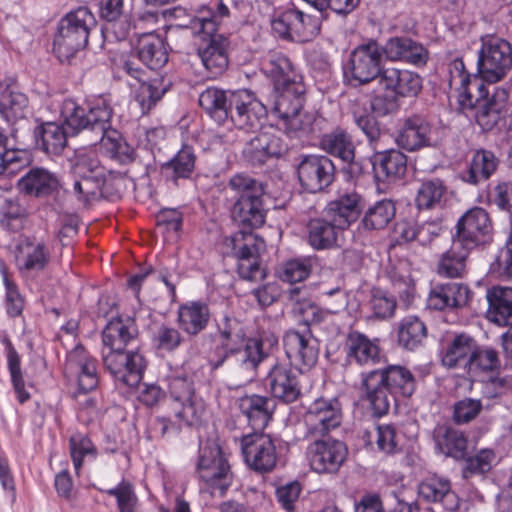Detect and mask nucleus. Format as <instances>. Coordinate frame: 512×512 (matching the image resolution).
I'll return each mask as SVG.
<instances>
[{
	"label": "nucleus",
	"mask_w": 512,
	"mask_h": 512,
	"mask_svg": "<svg viewBox=\"0 0 512 512\" xmlns=\"http://www.w3.org/2000/svg\"><path fill=\"white\" fill-rule=\"evenodd\" d=\"M98 106L92 105V95L82 101L65 98L59 108V121L33 119L30 131L31 148L49 158L61 156L68 146V138L76 137L87 131L88 127H97L100 118L94 115Z\"/></svg>",
	"instance_id": "20e7f679"
},
{
	"label": "nucleus",
	"mask_w": 512,
	"mask_h": 512,
	"mask_svg": "<svg viewBox=\"0 0 512 512\" xmlns=\"http://www.w3.org/2000/svg\"><path fill=\"white\" fill-rule=\"evenodd\" d=\"M239 409L246 417L252 432L264 431L272 420L276 401L259 394L245 395L239 399Z\"/></svg>",
	"instance_id": "473e14b6"
},
{
	"label": "nucleus",
	"mask_w": 512,
	"mask_h": 512,
	"mask_svg": "<svg viewBox=\"0 0 512 512\" xmlns=\"http://www.w3.org/2000/svg\"><path fill=\"white\" fill-rule=\"evenodd\" d=\"M470 297V290L461 283H448L435 286L427 299V304L435 310L465 306Z\"/></svg>",
	"instance_id": "79ce46f5"
},
{
	"label": "nucleus",
	"mask_w": 512,
	"mask_h": 512,
	"mask_svg": "<svg viewBox=\"0 0 512 512\" xmlns=\"http://www.w3.org/2000/svg\"><path fill=\"white\" fill-rule=\"evenodd\" d=\"M69 163L73 180L72 193L78 202L88 206L95 200L99 185L103 184L106 167L95 153L85 149L75 150Z\"/></svg>",
	"instance_id": "f8f14e48"
},
{
	"label": "nucleus",
	"mask_w": 512,
	"mask_h": 512,
	"mask_svg": "<svg viewBox=\"0 0 512 512\" xmlns=\"http://www.w3.org/2000/svg\"><path fill=\"white\" fill-rule=\"evenodd\" d=\"M207 338L206 360L212 371L233 358L241 369L255 372L279 344V337L272 331L248 336L239 328L237 319L228 314L216 321L215 330Z\"/></svg>",
	"instance_id": "7ed1b4c3"
},
{
	"label": "nucleus",
	"mask_w": 512,
	"mask_h": 512,
	"mask_svg": "<svg viewBox=\"0 0 512 512\" xmlns=\"http://www.w3.org/2000/svg\"><path fill=\"white\" fill-rule=\"evenodd\" d=\"M360 401L367 403L374 419L384 416V367L362 373Z\"/></svg>",
	"instance_id": "c9c22d12"
},
{
	"label": "nucleus",
	"mask_w": 512,
	"mask_h": 512,
	"mask_svg": "<svg viewBox=\"0 0 512 512\" xmlns=\"http://www.w3.org/2000/svg\"><path fill=\"white\" fill-rule=\"evenodd\" d=\"M60 180L55 172L32 165L16 181L19 194L28 199L47 201L60 191Z\"/></svg>",
	"instance_id": "aec40b11"
},
{
	"label": "nucleus",
	"mask_w": 512,
	"mask_h": 512,
	"mask_svg": "<svg viewBox=\"0 0 512 512\" xmlns=\"http://www.w3.org/2000/svg\"><path fill=\"white\" fill-rule=\"evenodd\" d=\"M295 167L300 187L311 194L326 191L339 173L337 164L321 154H299Z\"/></svg>",
	"instance_id": "ddd939ff"
},
{
	"label": "nucleus",
	"mask_w": 512,
	"mask_h": 512,
	"mask_svg": "<svg viewBox=\"0 0 512 512\" xmlns=\"http://www.w3.org/2000/svg\"><path fill=\"white\" fill-rule=\"evenodd\" d=\"M301 491L302 484L298 480H291L276 488L275 497L282 509L293 512Z\"/></svg>",
	"instance_id": "774afa93"
},
{
	"label": "nucleus",
	"mask_w": 512,
	"mask_h": 512,
	"mask_svg": "<svg viewBox=\"0 0 512 512\" xmlns=\"http://www.w3.org/2000/svg\"><path fill=\"white\" fill-rule=\"evenodd\" d=\"M116 307L108 296L101 295L97 302V316L107 319L102 329V362L113 377L126 386H137L144 377L147 360L140 350L139 327L135 316L112 314Z\"/></svg>",
	"instance_id": "f03ea898"
},
{
	"label": "nucleus",
	"mask_w": 512,
	"mask_h": 512,
	"mask_svg": "<svg viewBox=\"0 0 512 512\" xmlns=\"http://www.w3.org/2000/svg\"><path fill=\"white\" fill-rule=\"evenodd\" d=\"M383 118L384 94H374L370 99L369 110L365 109L363 114L355 116V123L372 143L381 136Z\"/></svg>",
	"instance_id": "a18cd8bd"
},
{
	"label": "nucleus",
	"mask_w": 512,
	"mask_h": 512,
	"mask_svg": "<svg viewBox=\"0 0 512 512\" xmlns=\"http://www.w3.org/2000/svg\"><path fill=\"white\" fill-rule=\"evenodd\" d=\"M478 97L473 96L474 106L467 110H475L476 122L484 129H492L499 121L500 114L508 100L505 88L495 87L491 93L482 82L477 85Z\"/></svg>",
	"instance_id": "393cba45"
},
{
	"label": "nucleus",
	"mask_w": 512,
	"mask_h": 512,
	"mask_svg": "<svg viewBox=\"0 0 512 512\" xmlns=\"http://www.w3.org/2000/svg\"><path fill=\"white\" fill-rule=\"evenodd\" d=\"M123 70L141 83L137 98L142 109H152L171 85L170 81H166L165 77L160 74L153 78H146V72L131 60L124 62Z\"/></svg>",
	"instance_id": "c756f323"
},
{
	"label": "nucleus",
	"mask_w": 512,
	"mask_h": 512,
	"mask_svg": "<svg viewBox=\"0 0 512 512\" xmlns=\"http://www.w3.org/2000/svg\"><path fill=\"white\" fill-rule=\"evenodd\" d=\"M230 10L223 0H209L198 10V15L192 20V28L197 34L218 33L221 20L229 17Z\"/></svg>",
	"instance_id": "37998d69"
},
{
	"label": "nucleus",
	"mask_w": 512,
	"mask_h": 512,
	"mask_svg": "<svg viewBox=\"0 0 512 512\" xmlns=\"http://www.w3.org/2000/svg\"><path fill=\"white\" fill-rule=\"evenodd\" d=\"M241 452L245 463L255 472H271L277 463L274 438L264 431L250 432L240 440Z\"/></svg>",
	"instance_id": "a211bd4d"
},
{
	"label": "nucleus",
	"mask_w": 512,
	"mask_h": 512,
	"mask_svg": "<svg viewBox=\"0 0 512 512\" xmlns=\"http://www.w3.org/2000/svg\"><path fill=\"white\" fill-rule=\"evenodd\" d=\"M449 87L457 98L460 110H465L474 106L473 94L471 93V85L478 80L471 75L465 67L462 59L456 58L449 63Z\"/></svg>",
	"instance_id": "e433bc0d"
},
{
	"label": "nucleus",
	"mask_w": 512,
	"mask_h": 512,
	"mask_svg": "<svg viewBox=\"0 0 512 512\" xmlns=\"http://www.w3.org/2000/svg\"><path fill=\"white\" fill-rule=\"evenodd\" d=\"M316 260L315 255L288 258L279 264L276 274L283 282L290 284L302 282L310 276Z\"/></svg>",
	"instance_id": "603ef678"
},
{
	"label": "nucleus",
	"mask_w": 512,
	"mask_h": 512,
	"mask_svg": "<svg viewBox=\"0 0 512 512\" xmlns=\"http://www.w3.org/2000/svg\"><path fill=\"white\" fill-rule=\"evenodd\" d=\"M261 73L272 85L271 115L282 122L285 130L306 103V85L301 67L287 54L270 50L259 63Z\"/></svg>",
	"instance_id": "39448f33"
},
{
	"label": "nucleus",
	"mask_w": 512,
	"mask_h": 512,
	"mask_svg": "<svg viewBox=\"0 0 512 512\" xmlns=\"http://www.w3.org/2000/svg\"><path fill=\"white\" fill-rule=\"evenodd\" d=\"M492 232L493 224L488 212L482 207H473L458 219L453 239L456 246L472 250L489 242Z\"/></svg>",
	"instance_id": "dca6fc26"
},
{
	"label": "nucleus",
	"mask_w": 512,
	"mask_h": 512,
	"mask_svg": "<svg viewBox=\"0 0 512 512\" xmlns=\"http://www.w3.org/2000/svg\"><path fill=\"white\" fill-rule=\"evenodd\" d=\"M426 336L427 328L416 316L406 317L399 324L398 343L406 349H416L423 343Z\"/></svg>",
	"instance_id": "864d4df0"
},
{
	"label": "nucleus",
	"mask_w": 512,
	"mask_h": 512,
	"mask_svg": "<svg viewBox=\"0 0 512 512\" xmlns=\"http://www.w3.org/2000/svg\"><path fill=\"white\" fill-rule=\"evenodd\" d=\"M227 124L244 131H254L261 127L267 116V107L250 89L230 90Z\"/></svg>",
	"instance_id": "4468645a"
},
{
	"label": "nucleus",
	"mask_w": 512,
	"mask_h": 512,
	"mask_svg": "<svg viewBox=\"0 0 512 512\" xmlns=\"http://www.w3.org/2000/svg\"><path fill=\"white\" fill-rule=\"evenodd\" d=\"M419 494L428 501L442 502L443 505L453 510L458 507V498L456 494L451 490L449 480L431 476L419 485Z\"/></svg>",
	"instance_id": "8fccbe9b"
},
{
	"label": "nucleus",
	"mask_w": 512,
	"mask_h": 512,
	"mask_svg": "<svg viewBox=\"0 0 512 512\" xmlns=\"http://www.w3.org/2000/svg\"><path fill=\"white\" fill-rule=\"evenodd\" d=\"M266 383L273 400L284 404L295 402L301 395L298 375L288 363L276 362L269 370Z\"/></svg>",
	"instance_id": "cd10ccee"
},
{
	"label": "nucleus",
	"mask_w": 512,
	"mask_h": 512,
	"mask_svg": "<svg viewBox=\"0 0 512 512\" xmlns=\"http://www.w3.org/2000/svg\"><path fill=\"white\" fill-rule=\"evenodd\" d=\"M311 469L318 474L337 473L345 462L348 448L345 442L328 437L316 440L308 450Z\"/></svg>",
	"instance_id": "b1692460"
},
{
	"label": "nucleus",
	"mask_w": 512,
	"mask_h": 512,
	"mask_svg": "<svg viewBox=\"0 0 512 512\" xmlns=\"http://www.w3.org/2000/svg\"><path fill=\"white\" fill-rule=\"evenodd\" d=\"M128 170H112L106 168L103 184L99 185V190L95 193V200L103 198L114 201L121 197L123 181L128 176Z\"/></svg>",
	"instance_id": "13d9d810"
},
{
	"label": "nucleus",
	"mask_w": 512,
	"mask_h": 512,
	"mask_svg": "<svg viewBox=\"0 0 512 512\" xmlns=\"http://www.w3.org/2000/svg\"><path fill=\"white\" fill-rule=\"evenodd\" d=\"M75 351L78 353L76 364L79 368L77 393L87 394L96 389L99 383L97 359L91 356L81 344L75 347Z\"/></svg>",
	"instance_id": "3c124183"
},
{
	"label": "nucleus",
	"mask_w": 512,
	"mask_h": 512,
	"mask_svg": "<svg viewBox=\"0 0 512 512\" xmlns=\"http://www.w3.org/2000/svg\"><path fill=\"white\" fill-rule=\"evenodd\" d=\"M230 90L206 88L199 95V105L218 125L227 124Z\"/></svg>",
	"instance_id": "49530a36"
},
{
	"label": "nucleus",
	"mask_w": 512,
	"mask_h": 512,
	"mask_svg": "<svg viewBox=\"0 0 512 512\" xmlns=\"http://www.w3.org/2000/svg\"><path fill=\"white\" fill-rule=\"evenodd\" d=\"M497 168V159L489 151H477L471 160L468 181L477 184L487 180Z\"/></svg>",
	"instance_id": "4d7b16f0"
},
{
	"label": "nucleus",
	"mask_w": 512,
	"mask_h": 512,
	"mask_svg": "<svg viewBox=\"0 0 512 512\" xmlns=\"http://www.w3.org/2000/svg\"><path fill=\"white\" fill-rule=\"evenodd\" d=\"M0 276L4 286L2 304L8 319L24 318L26 307L25 295L21 292L18 283L12 278L8 267L0 262Z\"/></svg>",
	"instance_id": "c03bdc74"
},
{
	"label": "nucleus",
	"mask_w": 512,
	"mask_h": 512,
	"mask_svg": "<svg viewBox=\"0 0 512 512\" xmlns=\"http://www.w3.org/2000/svg\"><path fill=\"white\" fill-rule=\"evenodd\" d=\"M363 208L362 196L353 191L329 201L322 212L345 231L358 220Z\"/></svg>",
	"instance_id": "2f4dec72"
},
{
	"label": "nucleus",
	"mask_w": 512,
	"mask_h": 512,
	"mask_svg": "<svg viewBox=\"0 0 512 512\" xmlns=\"http://www.w3.org/2000/svg\"><path fill=\"white\" fill-rule=\"evenodd\" d=\"M22 151H0V176H11L24 171L30 167L31 159L21 156Z\"/></svg>",
	"instance_id": "0e129e2a"
},
{
	"label": "nucleus",
	"mask_w": 512,
	"mask_h": 512,
	"mask_svg": "<svg viewBox=\"0 0 512 512\" xmlns=\"http://www.w3.org/2000/svg\"><path fill=\"white\" fill-rule=\"evenodd\" d=\"M197 154L193 145L183 142L167 161L159 163V174L169 187L179 188L197 178Z\"/></svg>",
	"instance_id": "412c9836"
},
{
	"label": "nucleus",
	"mask_w": 512,
	"mask_h": 512,
	"mask_svg": "<svg viewBox=\"0 0 512 512\" xmlns=\"http://www.w3.org/2000/svg\"><path fill=\"white\" fill-rule=\"evenodd\" d=\"M97 26L87 6H78L65 13L52 34L51 52L62 65H72L88 45L90 33Z\"/></svg>",
	"instance_id": "0eeeda50"
},
{
	"label": "nucleus",
	"mask_w": 512,
	"mask_h": 512,
	"mask_svg": "<svg viewBox=\"0 0 512 512\" xmlns=\"http://www.w3.org/2000/svg\"><path fill=\"white\" fill-rule=\"evenodd\" d=\"M312 15L298 9L293 3L275 12L271 20L274 34L283 41L308 43L321 32L322 22L328 17Z\"/></svg>",
	"instance_id": "9b49d317"
},
{
	"label": "nucleus",
	"mask_w": 512,
	"mask_h": 512,
	"mask_svg": "<svg viewBox=\"0 0 512 512\" xmlns=\"http://www.w3.org/2000/svg\"><path fill=\"white\" fill-rule=\"evenodd\" d=\"M181 333L178 328L162 324L153 336V345L159 351L173 352L182 343Z\"/></svg>",
	"instance_id": "69168bd1"
},
{
	"label": "nucleus",
	"mask_w": 512,
	"mask_h": 512,
	"mask_svg": "<svg viewBox=\"0 0 512 512\" xmlns=\"http://www.w3.org/2000/svg\"><path fill=\"white\" fill-rule=\"evenodd\" d=\"M383 55L384 46L373 39L355 47L342 60L343 83L357 88L376 78L382 82L384 80V66L381 65Z\"/></svg>",
	"instance_id": "1a4fd4ad"
},
{
	"label": "nucleus",
	"mask_w": 512,
	"mask_h": 512,
	"mask_svg": "<svg viewBox=\"0 0 512 512\" xmlns=\"http://www.w3.org/2000/svg\"><path fill=\"white\" fill-rule=\"evenodd\" d=\"M167 47V42L159 35L143 34L136 47L137 58L150 70L157 71L168 62Z\"/></svg>",
	"instance_id": "a19ab883"
},
{
	"label": "nucleus",
	"mask_w": 512,
	"mask_h": 512,
	"mask_svg": "<svg viewBox=\"0 0 512 512\" xmlns=\"http://www.w3.org/2000/svg\"><path fill=\"white\" fill-rule=\"evenodd\" d=\"M196 471L212 494L224 496L232 484L233 474L226 453L216 439L200 442Z\"/></svg>",
	"instance_id": "9d476101"
},
{
	"label": "nucleus",
	"mask_w": 512,
	"mask_h": 512,
	"mask_svg": "<svg viewBox=\"0 0 512 512\" xmlns=\"http://www.w3.org/2000/svg\"><path fill=\"white\" fill-rule=\"evenodd\" d=\"M499 367L497 353L492 349H478L476 344L467 370L471 372L492 371Z\"/></svg>",
	"instance_id": "338daca9"
},
{
	"label": "nucleus",
	"mask_w": 512,
	"mask_h": 512,
	"mask_svg": "<svg viewBox=\"0 0 512 512\" xmlns=\"http://www.w3.org/2000/svg\"><path fill=\"white\" fill-rule=\"evenodd\" d=\"M378 339L371 340L367 335L356 330L350 331L344 342L346 358L359 365L375 364L379 361L380 348L376 343Z\"/></svg>",
	"instance_id": "4c0bfd02"
},
{
	"label": "nucleus",
	"mask_w": 512,
	"mask_h": 512,
	"mask_svg": "<svg viewBox=\"0 0 512 512\" xmlns=\"http://www.w3.org/2000/svg\"><path fill=\"white\" fill-rule=\"evenodd\" d=\"M469 251L465 250L463 246H456L455 239L452 238L451 248L439 260L437 266L438 274L448 278L461 277Z\"/></svg>",
	"instance_id": "5fc2aeb1"
},
{
	"label": "nucleus",
	"mask_w": 512,
	"mask_h": 512,
	"mask_svg": "<svg viewBox=\"0 0 512 512\" xmlns=\"http://www.w3.org/2000/svg\"><path fill=\"white\" fill-rule=\"evenodd\" d=\"M421 88L419 75L408 70L386 69V113L396 110L402 98L415 97Z\"/></svg>",
	"instance_id": "c85d7f7f"
},
{
	"label": "nucleus",
	"mask_w": 512,
	"mask_h": 512,
	"mask_svg": "<svg viewBox=\"0 0 512 512\" xmlns=\"http://www.w3.org/2000/svg\"><path fill=\"white\" fill-rule=\"evenodd\" d=\"M446 187L440 179H432L421 184L416 195V205L419 209H431L438 205Z\"/></svg>",
	"instance_id": "bf43d9fd"
},
{
	"label": "nucleus",
	"mask_w": 512,
	"mask_h": 512,
	"mask_svg": "<svg viewBox=\"0 0 512 512\" xmlns=\"http://www.w3.org/2000/svg\"><path fill=\"white\" fill-rule=\"evenodd\" d=\"M212 318L209 300L199 298L181 303L176 312L178 329L189 339L196 338L209 326Z\"/></svg>",
	"instance_id": "bb28decb"
},
{
	"label": "nucleus",
	"mask_w": 512,
	"mask_h": 512,
	"mask_svg": "<svg viewBox=\"0 0 512 512\" xmlns=\"http://www.w3.org/2000/svg\"><path fill=\"white\" fill-rule=\"evenodd\" d=\"M415 386L414 376L406 367L400 365L386 367V388L391 393L409 397L413 394Z\"/></svg>",
	"instance_id": "6e6d98bb"
},
{
	"label": "nucleus",
	"mask_w": 512,
	"mask_h": 512,
	"mask_svg": "<svg viewBox=\"0 0 512 512\" xmlns=\"http://www.w3.org/2000/svg\"><path fill=\"white\" fill-rule=\"evenodd\" d=\"M344 231L322 212L312 217L305 226V240L315 251L330 250L338 246V239Z\"/></svg>",
	"instance_id": "7c9ffc66"
},
{
	"label": "nucleus",
	"mask_w": 512,
	"mask_h": 512,
	"mask_svg": "<svg viewBox=\"0 0 512 512\" xmlns=\"http://www.w3.org/2000/svg\"><path fill=\"white\" fill-rule=\"evenodd\" d=\"M490 273L502 280H512V235L491 262Z\"/></svg>",
	"instance_id": "e2e57ef3"
},
{
	"label": "nucleus",
	"mask_w": 512,
	"mask_h": 512,
	"mask_svg": "<svg viewBox=\"0 0 512 512\" xmlns=\"http://www.w3.org/2000/svg\"><path fill=\"white\" fill-rule=\"evenodd\" d=\"M171 399L180 405L176 417L186 426H197L204 413V402L195 394L194 381L187 375L173 376L168 382Z\"/></svg>",
	"instance_id": "6ab92c4d"
},
{
	"label": "nucleus",
	"mask_w": 512,
	"mask_h": 512,
	"mask_svg": "<svg viewBox=\"0 0 512 512\" xmlns=\"http://www.w3.org/2000/svg\"><path fill=\"white\" fill-rule=\"evenodd\" d=\"M342 422V405L337 397L318 398L308 407L304 415L307 431L324 436L339 427Z\"/></svg>",
	"instance_id": "5701e85b"
},
{
	"label": "nucleus",
	"mask_w": 512,
	"mask_h": 512,
	"mask_svg": "<svg viewBox=\"0 0 512 512\" xmlns=\"http://www.w3.org/2000/svg\"><path fill=\"white\" fill-rule=\"evenodd\" d=\"M475 341L472 337L459 334L449 342L441 354L442 364L447 368H468Z\"/></svg>",
	"instance_id": "09e8293b"
},
{
	"label": "nucleus",
	"mask_w": 512,
	"mask_h": 512,
	"mask_svg": "<svg viewBox=\"0 0 512 512\" xmlns=\"http://www.w3.org/2000/svg\"><path fill=\"white\" fill-rule=\"evenodd\" d=\"M25 255L18 262L20 272H42L50 263L51 252L44 240L35 242L34 237H26L23 241Z\"/></svg>",
	"instance_id": "de8ad7c7"
},
{
	"label": "nucleus",
	"mask_w": 512,
	"mask_h": 512,
	"mask_svg": "<svg viewBox=\"0 0 512 512\" xmlns=\"http://www.w3.org/2000/svg\"><path fill=\"white\" fill-rule=\"evenodd\" d=\"M288 151L286 141L271 132H260L245 142L241 158L246 166L260 168L271 160L280 159Z\"/></svg>",
	"instance_id": "4be33fe9"
},
{
	"label": "nucleus",
	"mask_w": 512,
	"mask_h": 512,
	"mask_svg": "<svg viewBox=\"0 0 512 512\" xmlns=\"http://www.w3.org/2000/svg\"><path fill=\"white\" fill-rule=\"evenodd\" d=\"M29 113V99L27 95L11 85H6L0 91V119L10 128L12 136L17 129L15 125L26 119Z\"/></svg>",
	"instance_id": "f704fd0d"
},
{
	"label": "nucleus",
	"mask_w": 512,
	"mask_h": 512,
	"mask_svg": "<svg viewBox=\"0 0 512 512\" xmlns=\"http://www.w3.org/2000/svg\"><path fill=\"white\" fill-rule=\"evenodd\" d=\"M228 186L233 192L229 202L230 219L237 231L230 236L236 271L243 280L262 281L267 272L261 266L263 238L255 233L267 218L265 184L247 173L233 175Z\"/></svg>",
	"instance_id": "f257e3e1"
},
{
	"label": "nucleus",
	"mask_w": 512,
	"mask_h": 512,
	"mask_svg": "<svg viewBox=\"0 0 512 512\" xmlns=\"http://www.w3.org/2000/svg\"><path fill=\"white\" fill-rule=\"evenodd\" d=\"M202 35L205 42L198 46L197 55L206 70L207 77L216 79L228 68L230 40L224 34L217 32Z\"/></svg>",
	"instance_id": "a878e982"
},
{
	"label": "nucleus",
	"mask_w": 512,
	"mask_h": 512,
	"mask_svg": "<svg viewBox=\"0 0 512 512\" xmlns=\"http://www.w3.org/2000/svg\"><path fill=\"white\" fill-rule=\"evenodd\" d=\"M69 449L70 457L77 475L80 474L86 456L90 455L93 459H96L98 455L95 445L87 435L70 437Z\"/></svg>",
	"instance_id": "052dcab7"
},
{
	"label": "nucleus",
	"mask_w": 512,
	"mask_h": 512,
	"mask_svg": "<svg viewBox=\"0 0 512 512\" xmlns=\"http://www.w3.org/2000/svg\"><path fill=\"white\" fill-rule=\"evenodd\" d=\"M285 354L291 366L300 372L311 369L318 361L320 340L314 336L311 328L289 329L283 336Z\"/></svg>",
	"instance_id": "f3484780"
},
{
	"label": "nucleus",
	"mask_w": 512,
	"mask_h": 512,
	"mask_svg": "<svg viewBox=\"0 0 512 512\" xmlns=\"http://www.w3.org/2000/svg\"><path fill=\"white\" fill-rule=\"evenodd\" d=\"M0 343L4 347V354L7 361V370L10 375V382L15 392L16 399L20 404H24L31 398V394L26 390L25 387L20 354L16 350L8 333L5 330H0Z\"/></svg>",
	"instance_id": "58836bf2"
},
{
	"label": "nucleus",
	"mask_w": 512,
	"mask_h": 512,
	"mask_svg": "<svg viewBox=\"0 0 512 512\" xmlns=\"http://www.w3.org/2000/svg\"><path fill=\"white\" fill-rule=\"evenodd\" d=\"M487 318L497 325L512 324V287L494 285L487 289Z\"/></svg>",
	"instance_id": "ea45409f"
},
{
	"label": "nucleus",
	"mask_w": 512,
	"mask_h": 512,
	"mask_svg": "<svg viewBox=\"0 0 512 512\" xmlns=\"http://www.w3.org/2000/svg\"><path fill=\"white\" fill-rule=\"evenodd\" d=\"M319 148L326 156L334 157L339 163L337 168L343 181L356 184L361 178H371L378 194L384 188L378 168L384 172V151H378L370 157L357 156L353 136L346 128L336 126L319 137Z\"/></svg>",
	"instance_id": "423d86ee"
},
{
	"label": "nucleus",
	"mask_w": 512,
	"mask_h": 512,
	"mask_svg": "<svg viewBox=\"0 0 512 512\" xmlns=\"http://www.w3.org/2000/svg\"><path fill=\"white\" fill-rule=\"evenodd\" d=\"M393 137L399 147L414 151L430 145L431 126L421 116L414 115L403 121Z\"/></svg>",
	"instance_id": "72a5a7b5"
},
{
	"label": "nucleus",
	"mask_w": 512,
	"mask_h": 512,
	"mask_svg": "<svg viewBox=\"0 0 512 512\" xmlns=\"http://www.w3.org/2000/svg\"><path fill=\"white\" fill-rule=\"evenodd\" d=\"M92 105L98 106L96 117L101 123L97 127H88L87 131L100 135L102 146L106 155L121 166H127L135 161L136 151L130 145L122 133L112 127L114 109L112 97L109 93L93 94Z\"/></svg>",
	"instance_id": "6e6552de"
},
{
	"label": "nucleus",
	"mask_w": 512,
	"mask_h": 512,
	"mask_svg": "<svg viewBox=\"0 0 512 512\" xmlns=\"http://www.w3.org/2000/svg\"><path fill=\"white\" fill-rule=\"evenodd\" d=\"M478 55V72L481 78L494 83L501 80L512 67V46L505 39L485 36Z\"/></svg>",
	"instance_id": "2eb2a0df"
},
{
	"label": "nucleus",
	"mask_w": 512,
	"mask_h": 512,
	"mask_svg": "<svg viewBox=\"0 0 512 512\" xmlns=\"http://www.w3.org/2000/svg\"><path fill=\"white\" fill-rule=\"evenodd\" d=\"M438 445L447 456L463 458L467 450V438L463 432L447 428L438 440Z\"/></svg>",
	"instance_id": "680f3d73"
}]
</instances>
